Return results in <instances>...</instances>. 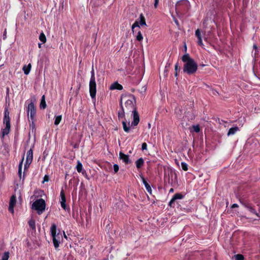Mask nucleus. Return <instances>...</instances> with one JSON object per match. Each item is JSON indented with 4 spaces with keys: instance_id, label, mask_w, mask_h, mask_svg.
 Instances as JSON below:
<instances>
[{
    "instance_id": "obj_1",
    "label": "nucleus",
    "mask_w": 260,
    "mask_h": 260,
    "mask_svg": "<svg viewBox=\"0 0 260 260\" xmlns=\"http://www.w3.org/2000/svg\"><path fill=\"white\" fill-rule=\"evenodd\" d=\"M120 106L121 109H125L126 112H132L133 121L132 125L137 126L140 121V118L135 106L134 96L131 94H122L121 96Z\"/></svg>"
},
{
    "instance_id": "obj_2",
    "label": "nucleus",
    "mask_w": 260,
    "mask_h": 260,
    "mask_svg": "<svg viewBox=\"0 0 260 260\" xmlns=\"http://www.w3.org/2000/svg\"><path fill=\"white\" fill-rule=\"evenodd\" d=\"M182 60L184 63L183 69V72L188 75H192L197 72L198 64L188 54L184 55L182 57Z\"/></svg>"
},
{
    "instance_id": "obj_3",
    "label": "nucleus",
    "mask_w": 260,
    "mask_h": 260,
    "mask_svg": "<svg viewBox=\"0 0 260 260\" xmlns=\"http://www.w3.org/2000/svg\"><path fill=\"white\" fill-rule=\"evenodd\" d=\"M50 231L52 237L53 245L56 249L59 247V244L62 239V235L60 233L56 234V225L54 223L52 224Z\"/></svg>"
},
{
    "instance_id": "obj_4",
    "label": "nucleus",
    "mask_w": 260,
    "mask_h": 260,
    "mask_svg": "<svg viewBox=\"0 0 260 260\" xmlns=\"http://www.w3.org/2000/svg\"><path fill=\"white\" fill-rule=\"evenodd\" d=\"M89 86L90 95L92 100H95L96 93V84L93 66L91 71V77Z\"/></svg>"
},
{
    "instance_id": "obj_5",
    "label": "nucleus",
    "mask_w": 260,
    "mask_h": 260,
    "mask_svg": "<svg viewBox=\"0 0 260 260\" xmlns=\"http://www.w3.org/2000/svg\"><path fill=\"white\" fill-rule=\"evenodd\" d=\"M9 114L10 113L8 109L6 108L5 109L4 117L3 120L4 124L6 125V127L2 130V135L3 137L6 135H7L10 132L11 124Z\"/></svg>"
},
{
    "instance_id": "obj_6",
    "label": "nucleus",
    "mask_w": 260,
    "mask_h": 260,
    "mask_svg": "<svg viewBox=\"0 0 260 260\" xmlns=\"http://www.w3.org/2000/svg\"><path fill=\"white\" fill-rule=\"evenodd\" d=\"M46 203L44 200L40 199L35 201L32 205V209L37 211L38 214L40 215L45 211Z\"/></svg>"
},
{
    "instance_id": "obj_7",
    "label": "nucleus",
    "mask_w": 260,
    "mask_h": 260,
    "mask_svg": "<svg viewBox=\"0 0 260 260\" xmlns=\"http://www.w3.org/2000/svg\"><path fill=\"white\" fill-rule=\"evenodd\" d=\"M27 112L28 116L29 115V114H30V118L32 120V125H33V126H35L33 120L36 116V109L35 107L34 104L32 102H31L30 104H28L27 106Z\"/></svg>"
},
{
    "instance_id": "obj_8",
    "label": "nucleus",
    "mask_w": 260,
    "mask_h": 260,
    "mask_svg": "<svg viewBox=\"0 0 260 260\" xmlns=\"http://www.w3.org/2000/svg\"><path fill=\"white\" fill-rule=\"evenodd\" d=\"M140 21L139 22L138 20H136L134 23L133 24L132 26V30L133 31V33L134 34L135 32V28L136 27H139V25H145L146 26V23L145 22V18L144 16H143V14H140Z\"/></svg>"
},
{
    "instance_id": "obj_9",
    "label": "nucleus",
    "mask_w": 260,
    "mask_h": 260,
    "mask_svg": "<svg viewBox=\"0 0 260 260\" xmlns=\"http://www.w3.org/2000/svg\"><path fill=\"white\" fill-rule=\"evenodd\" d=\"M16 197L15 195H13L10 200L9 206V210L12 213H14V207L16 204Z\"/></svg>"
},
{
    "instance_id": "obj_10",
    "label": "nucleus",
    "mask_w": 260,
    "mask_h": 260,
    "mask_svg": "<svg viewBox=\"0 0 260 260\" xmlns=\"http://www.w3.org/2000/svg\"><path fill=\"white\" fill-rule=\"evenodd\" d=\"M195 36L198 39V44L201 46H203L202 41V37L201 35V30L200 29H197L195 31Z\"/></svg>"
},
{
    "instance_id": "obj_11",
    "label": "nucleus",
    "mask_w": 260,
    "mask_h": 260,
    "mask_svg": "<svg viewBox=\"0 0 260 260\" xmlns=\"http://www.w3.org/2000/svg\"><path fill=\"white\" fill-rule=\"evenodd\" d=\"M60 197H61V201H60V205L61 207L65 210L67 209V207L66 204V196L64 193V191L63 190H62L60 192Z\"/></svg>"
},
{
    "instance_id": "obj_12",
    "label": "nucleus",
    "mask_w": 260,
    "mask_h": 260,
    "mask_svg": "<svg viewBox=\"0 0 260 260\" xmlns=\"http://www.w3.org/2000/svg\"><path fill=\"white\" fill-rule=\"evenodd\" d=\"M33 159V150L32 149L30 148L27 152L26 154V164L30 165Z\"/></svg>"
},
{
    "instance_id": "obj_13",
    "label": "nucleus",
    "mask_w": 260,
    "mask_h": 260,
    "mask_svg": "<svg viewBox=\"0 0 260 260\" xmlns=\"http://www.w3.org/2000/svg\"><path fill=\"white\" fill-rule=\"evenodd\" d=\"M119 158L122 160V161L126 164H128L131 162L129 156L128 155L125 154L122 152H119Z\"/></svg>"
},
{
    "instance_id": "obj_14",
    "label": "nucleus",
    "mask_w": 260,
    "mask_h": 260,
    "mask_svg": "<svg viewBox=\"0 0 260 260\" xmlns=\"http://www.w3.org/2000/svg\"><path fill=\"white\" fill-rule=\"evenodd\" d=\"M183 198V196L180 194V193H176L175 194L172 199L171 200V201H170L169 203V205L170 206V207H173V204H174V202L177 200V199H182Z\"/></svg>"
},
{
    "instance_id": "obj_15",
    "label": "nucleus",
    "mask_w": 260,
    "mask_h": 260,
    "mask_svg": "<svg viewBox=\"0 0 260 260\" xmlns=\"http://www.w3.org/2000/svg\"><path fill=\"white\" fill-rule=\"evenodd\" d=\"M141 177V178L142 180V182H143V183L144 184L147 191L150 193H151V192H152V189H151V188L150 186V185L148 184V183L146 181V180H145V179L144 178V177L143 176H140Z\"/></svg>"
},
{
    "instance_id": "obj_16",
    "label": "nucleus",
    "mask_w": 260,
    "mask_h": 260,
    "mask_svg": "<svg viewBox=\"0 0 260 260\" xmlns=\"http://www.w3.org/2000/svg\"><path fill=\"white\" fill-rule=\"evenodd\" d=\"M122 88H123L122 86L121 85H120V84H119L117 82H114L110 87V90L118 89V90H121L122 89Z\"/></svg>"
},
{
    "instance_id": "obj_17",
    "label": "nucleus",
    "mask_w": 260,
    "mask_h": 260,
    "mask_svg": "<svg viewBox=\"0 0 260 260\" xmlns=\"http://www.w3.org/2000/svg\"><path fill=\"white\" fill-rule=\"evenodd\" d=\"M238 131H239V128L238 126L233 127L229 130L228 136L233 135Z\"/></svg>"
},
{
    "instance_id": "obj_18",
    "label": "nucleus",
    "mask_w": 260,
    "mask_h": 260,
    "mask_svg": "<svg viewBox=\"0 0 260 260\" xmlns=\"http://www.w3.org/2000/svg\"><path fill=\"white\" fill-rule=\"evenodd\" d=\"M122 126L124 131L126 133H128L129 132L130 128H129V122H128V124H127V122L125 120H123L122 122Z\"/></svg>"
},
{
    "instance_id": "obj_19",
    "label": "nucleus",
    "mask_w": 260,
    "mask_h": 260,
    "mask_svg": "<svg viewBox=\"0 0 260 260\" xmlns=\"http://www.w3.org/2000/svg\"><path fill=\"white\" fill-rule=\"evenodd\" d=\"M247 208L252 214L255 215L258 218H260V213H257L251 206H247Z\"/></svg>"
},
{
    "instance_id": "obj_20",
    "label": "nucleus",
    "mask_w": 260,
    "mask_h": 260,
    "mask_svg": "<svg viewBox=\"0 0 260 260\" xmlns=\"http://www.w3.org/2000/svg\"><path fill=\"white\" fill-rule=\"evenodd\" d=\"M40 106V108L43 109H44L46 108L47 105L46 104L45 96L44 95H43L42 96Z\"/></svg>"
},
{
    "instance_id": "obj_21",
    "label": "nucleus",
    "mask_w": 260,
    "mask_h": 260,
    "mask_svg": "<svg viewBox=\"0 0 260 260\" xmlns=\"http://www.w3.org/2000/svg\"><path fill=\"white\" fill-rule=\"evenodd\" d=\"M28 223L29 227L32 229V230L36 231V222L34 219H30L28 221Z\"/></svg>"
},
{
    "instance_id": "obj_22",
    "label": "nucleus",
    "mask_w": 260,
    "mask_h": 260,
    "mask_svg": "<svg viewBox=\"0 0 260 260\" xmlns=\"http://www.w3.org/2000/svg\"><path fill=\"white\" fill-rule=\"evenodd\" d=\"M144 164V160L142 158H140L136 161V167L138 169L141 168Z\"/></svg>"
},
{
    "instance_id": "obj_23",
    "label": "nucleus",
    "mask_w": 260,
    "mask_h": 260,
    "mask_svg": "<svg viewBox=\"0 0 260 260\" xmlns=\"http://www.w3.org/2000/svg\"><path fill=\"white\" fill-rule=\"evenodd\" d=\"M31 64L29 63L28 64V66H24L23 67V70L24 71V73L25 75H28L30 72V69H31Z\"/></svg>"
},
{
    "instance_id": "obj_24",
    "label": "nucleus",
    "mask_w": 260,
    "mask_h": 260,
    "mask_svg": "<svg viewBox=\"0 0 260 260\" xmlns=\"http://www.w3.org/2000/svg\"><path fill=\"white\" fill-rule=\"evenodd\" d=\"M24 160V156L23 157L21 161L19 162V166H18V174L19 176V177L21 178L22 175V164Z\"/></svg>"
},
{
    "instance_id": "obj_25",
    "label": "nucleus",
    "mask_w": 260,
    "mask_h": 260,
    "mask_svg": "<svg viewBox=\"0 0 260 260\" xmlns=\"http://www.w3.org/2000/svg\"><path fill=\"white\" fill-rule=\"evenodd\" d=\"M188 3H189V2L188 0H181V1H178L177 3V4L176 5V7H178L181 5H188Z\"/></svg>"
},
{
    "instance_id": "obj_26",
    "label": "nucleus",
    "mask_w": 260,
    "mask_h": 260,
    "mask_svg": "<svg viewBox=\"0 0 260 260\" xmlns=\"http://www.w3.org/2000/svg\"><path fill=\"white\" fill-rule=\"evenodd\" d=\"M76 169L78 173L81 172L82 170V165L80 161H78L77 165L76 166Z\"/></svg>"
},
{
    "instance_id": "obj_27",
    "label": "nucleus",
    "mask_w": 260,
    "mask_h": 260,
    "mask_svg": "<svg viewBox=\"0 0 260 260\" xmlns=\"http://www.w3.org/2000/svg\"><path fill=\"white\" fill-rule=\"evenodd\" d=\"M39 40L43 43H45L46 42V38L43 32L41 33L39 36Z\"/></svg>"
},
{
    "instance_id": "obj_28",
    "label": "nucleus",
    "mask_w": 260,
    "mask_h": 260,
    "mask_svg": "<svg viewBox=\"0 0 260 260\" xmlns=\"http://www.w3.org/2000/svg\"><path fill=\"white\" fill-rule=\"evenodd\" d=\"M125 109H121V112H119L118 113V116L119 118H123L125 117Z\"/></svg>"
},
{
    "instance_id": "obj_29",
    "label": "nucleus",
    "mask_w": 260,
    "mask_h": 260,
    "mask_svg": "<svg viewBox=\"0 0 260 260\" xmlns=\"http://www.w3.org/2000/svg\"><path fill=\"white\" fill-rule=\"evenodd\" d=\"M62 119L61 115L57 116L55 117V121H54V124L56 125H57L59 124V123L60 122Z\"/></svg>"
},
{
    "instance_id": "obj_30",
    "label": "nucleus",
    "mask_w": 260,
    "mask_h": 260,
    "mask_svg": "<svg viewBox=\"0 0 260 260\" xmlns=\"http://www.w3.org/2000/svg\"><path fill=\"white\" fill-rule=\"evenodd\" d=\"M143 39L142 35L140 30H138L137 35L136 36V39L138 41H141Z\"/></svg>"
},
{
    "instance_id": "obj_31",
    "label": "nucleus",
    "mask_w": 260,
    "mask_h": 260,
    "mask_svg": "<svg viewBox=\"0 0 260 260\" xmlns=\"http://www.w3.org/2000/svg\"><path fill=\"white\" fill-rule=\"evenodd\" d=\"M9 257V252H5L2 256L1 260H8Z\"/></svg>"
},
{
    "instance_id": "obj_32",
    "label": "nucleus",
    "mask_w": 260,
    "mask_h": 260,
    "mask_svg": "<svg viewBox=\"0 0 260 260\" xmlns=\"http://www.w3.org/2000/svg\"><path fill=\"white\" fill-rule=\"evenodd\" d=\"M235 260H244V256L243 255L238 254L234 256Z\"/></svg>"
},
{
    "instance_id": "obj_33",
    "label": "nucleus",
    "mask_w": 260,
    "mask_h": 260,
    "mask_svg": "<svg viewBox=\"0 0 260 260\" xmlns=\"http://www.w3.org/2000/svg\"><path fill=\"white\" fill-rule=\"evenodd\" d=\"M181 167L182 169L185 171H186L188 170V165L184 162H181Z\"/></svg>"
},
{
    "instance_id": "obj_34",
    "label": "nucleus",
    "mask_w": 260,
    "mask_h": 260,
    "mask_svg": "<svg viewBox=\"0 0 260 260\" xmlns=\"http://www.w3.org/2000/svg\"><path fill=\"white\" fill-rule=\"evenodd\" d=\"M193 131L196 133H199L200 131V128L199 125H196L192 126Z\"/></svg>"
},
{
    "instance_id": "obj_35",
    "label": "nucleus",
    "mask_w": 260,
    "mask_h": 260,
    "mask_svg": "<svg viewBox=\"0 0 260 260\" xmlns=\"http://www.w3.org/2000/svg\"><path fill=\"white\" fill-rule=\"evenodd\" d=\"M114 171V172L116 173H117L119 170V166L117 164H114L113 166Z\"/></svg>"
},
{
    "instance_id": "obj_36",
    "label": "nucleus",
    "mask_w": 260,
    "mask_h": 260,
    "mask_svg": "<svg viewBox=\"0 0 260 260\" xmlns=\"http://www.w3.org/2000/svg\"><path fill=\"white\" fill-rule=\"evenodd\" d=\"M240 202L242 205H243L244 207L247 208V206H250V205L248 203H247L246 202L243 201V200H240Z\"/></svg>"
},
{
    "instance_id": "obj_37",
    "label": "nucleus",
    "mask_w": 260,
    "mask_h": 260,
    "mask_svg": "<svg viewBox=\"0 0 260 260\" xmlns=\"http://www.w3.org/2000/svg\"><path fill=\"white\" fill-rule=\"evenodd\" d=\"M147 144L146 143H143L142 144V150H146L147 149Z\"/></svg>"
},
{
    "instance_id": "obj_38",
    "label": "nucleus",
    "mask_w": 260,
    "mask_h": 260,
    "mask_svg": "<svg viewBox=\"0 0 260 260\" xmlns=\"http://www.w3.org/2000/svg\"><path fill=\"white\" fill-rule=\"evenodd\" d=\"M49 176L45 175L43 178V182H48L49 181Z\"/></svg>"
},
{
    "instance_id": "obj_39",
    "label": "nucleus",
    "mask_w": 260,
    "mask_h": 260,
    "mask_svg": "<svg viewBox=\"0 0 260 260\" xmlns=\"http://www.w3.org/2000/svg\"><path fill=\"white\" fill-rule=\"evenodd\" d=\"M3 37L4 40L6 39L7 38V29H5V31L3 33Z\"/></svg>"
},
{
    "instance_id": "obj_40",
    "label": "nucleus",
    "mask_w": 260,
    "mask_h": 260,
    "mask_svg": "<svg viewBox=\"0 0 260 260\" xmlns=\"http://www.w3.org/2000/svg\"><path fill=\"white\" fill-rule=\"evenodd\" d=\"M175 71L176 72H178V70H180V69H179V64L178 63H176L175 64Z\"/></svg>"
},
{
    "instance_id": "obj_41",
    "label": "nucleus",
    "mask_w": 260,
    "mask_h": 260,
    "mask_svg": "<svg viewBox=\"0 0 260 260\" xmlns=\"http://www.w3.org/2000/svg\"><path fill=\"white\" fill-rule=\"evenodd\" d=\"M158 4V0H155L154 6L155 8H157Z\"/></svg>"
},
{
    "instance_id": "obj_42",
    "label": "nucleus",
    "mask_w": 260,
    "mask_h": 260,
    "mask_svg": "<svg viewBox=\"0 0 260 260\" xmlns=\"http://www.w3.org/2000/svg\"><path fill=\"white\" fill-rule=\"evenodd\" d=\"M29 165H28V164H26V161H25V165H24V170H25V169H27V168L29 167Z\"/></svg>"
},
{
    "instance_id": "obj_43",
    "label": "nucleus",
    "mask_w": 260,
    "mask_h": 260,
    "mask_svg": "<svg viewBox=\"0 0 260 260\" xmlns=\"http://www.w3.org/2000/svg\"><path fill=\"white\" fill-rule=\"evenodd\" d=\"M238 207V205L237 204H234L232 206V208H236V207Z\"/></svg>"
},
{
    "instance_id": "obj_44",
    "label": "nucleus",
    "mask_w": 260,
    "mask_h": 260,
    "mask_svg": "<svg viewBox=\"0 0 260 260\" xmlns=\"http://www.w3.org/2000/svg\"><path fill=\"white\" fill-rule=\"evenodd\" d=\"M170 191V192H173V191H174V189H173V188H171V189H170V191Z\"/></svg>"
},
{
    "instance_id": "obj_45",
    "label": "nucleus",
    "mask_w": 260,
    "mask_h": 260,
    "mask_svg": "<svg viewBox=\"0 0 260 260\" xmlns=\"http://www.w3.org/2000/svg\"><path fill=\"white\" fill-rule=\"evenodd\" d=\"M38 46H39V47L40 48H41L42 47V44L39 43V45H38Z\"/></svg>"
},
{
    "instance_id": "obj_46",
    "label": "nucleus",
    "mask_w": 260,
    "mask_h": 260,
    "mask_svg": "<svg viewBox=\"0 0 260 260\" xmlns=\"http://www.w3.org/2000/svg\"><path fill=\"white\" fill-rule=\"evenodd\" d=\"M253 48H254V49H255L257 48V47H256V45H253Z\"/></svg>"
},
{
    "instance_id": "obj_47",
    "label": "nucleus",
    "mask_w": 260,
    "mask_h": 260,
    "mask_svg": "<svg viewBox=\"0 0 260 260\" xmlns=\"http://www.w3.org/2000/svg\"><path fill=\"white\" fill-rule=\"evenodd\" d=\"M178 75L177 72L175 71V76L177 77Z\"/></svg>"
},
{
    "instance_id": "obj_48",
    "label": "nucleus",
    "mask_w": 260,
    "mask_h": 260,
    "mask_svg": "<svg viewBox=\"0 0 260 260\" xmlns=\"http://www.w3.org/2000/svg\"><path fill=\"white\" fill-rule=\"evenodd\" d=\"M216 93H218L217 91H215V92H213V94H215Z\"/></svg>"
},
{
    "instance_id": "obj_49",
    "label": "nucleus",
    "mask_w": 260,
    "mask_h": 260,
    "mask_svg": "<svg viewBox=\"0 0 260 260\" xmlns=\"http://www.w3.org/2000/svg\"><path fill=\"white\" fill-rule=\"evenodd\" d=\"M216 93H218L217 91H215V92H213V94H215Z\"/></svg>"
},
{
    "instance_id": "obj_50",
    "label": "nucleus",
    "mask_w": 260,
    "mask_h": 260,
    "mask_svg": "<svg viewBox=\"0 0 260 260\" xmlns=\"http://www.w3.org/2000/svg\"><path fill=\"white\" fill-rule=\"evenodd\" d=\"M216 93H218L217 91H215V92H213V94H215Z\"/></svg>"
},
{
    "instance_id": "obj_51",
    "label": "nucleus",
    "mask_w": 260,
    "mask_h": 260,
    "mask_svg": "<svg viewBox=\"0 0 260 260\" xmlns=\"http://www.w3.org/2000/svg\"><path fill=\"white\" fill-rule=\"evenodd\" d=\"M63 234H64V237H65V238H67V236H66V235H65L64 232H63Z\"/></svg>"
},
{
    "instance_id": "obj_52",
    "label": "nucleus",
    "mask_w": 260,
    "mask_h": 260,
    "mask_svg": "<svg viewBox=\"0 0 260 260\" xmlns=\"http://www.w3.org/2000/svg\"><path fill=\"white\" fill-rule=\"evenodd\" d=\"M185 50H186V46H185Z\"/></svg>"
}]
</instances>
